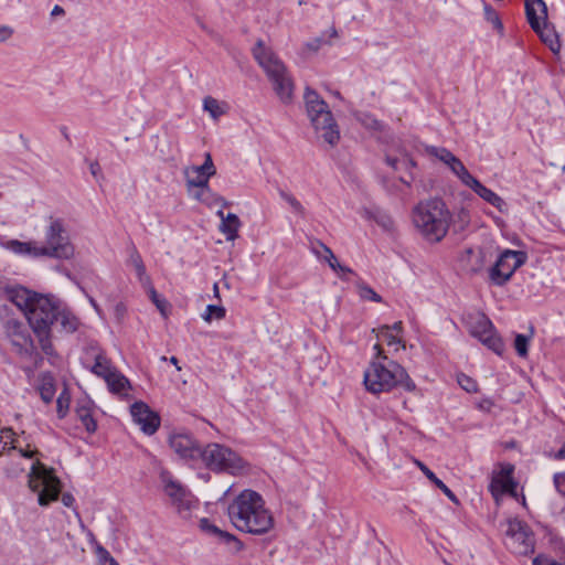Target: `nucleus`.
Here are the masks:
<instances>
[{
    "mask_svg": "<svg viewBox=\"0 0 565 565\" xmlns=\"http://www.w3.org/2000/svg\"><path fill=\"white\" fill-rule=\"evenodd\" d=\"M358 119L367 129L382 130V122L380 120H377L371 114H366V113L360 114Z\"/></svg>",
    "mask_w": 565,
    "mask_h": 565,
    "instance_id": "obj_41",
    "label": "nucleus"
},
{
    "mask_svg": "<svg viewBox=\"0 0 565 565\" xmlns=\"http://www.w3.org/2000/svg\"><path fill=\"white\" fill-rule=\"evenodd\" d=\"M209 177L205 175H202V174H196L195 178H190L188 175V185L189 186H194V188H201L203 192H210V188H209Z\"/></svg>",
    "mask_w": 565,
    "mask_h": 565,
    "instance_id": "obj_44",
    "label": "nucleus"
},
{
    "mask_svg": "<svg viewBox=\"0 0 565 565\" xmlns=\"http://www.w3.org/2000/svg\"><path fill=\"white\" fill-rule=\"evenodd\" d=\"M14 436H15V433L13 431L12 428H10V427L2 428L1 429V435H0V441L3 438L10 439L11 441H13L14 440Z\"/></svg>",
    "mask_w": 565,
    "mask_h": 565,
    "instance_id": "obj_52",
    "label": "nucleus"
},
{
    "mask_svg": "<svg viewBox=\"0 0 565 565\" xmlns=\"http://www.w3.org/2000/svg\"><path fill=\"white\" fill-rule=\"evenodd\" d=\"M200 529L210 535L216 536L221 542L225 544L234 543L236 551H241L243 547L242 542L236 536L218 529L216 525L212 524L210 520L206 518L200 521Z\"/></svg>",
    "mask_w": 565,
    "mask_h": 565,
    "instance_id": "obj_21",
    "label": "nucleus"
},
{
    "mask_svg": "<svg viewBox=\"0 0 565 565\" xmlns=\"http://www.w3.org/2000/svg\"><path fill=\"white\" fill-rule=\"evenodd\" d=\"M200 462L214 472L237 475L244 469L243 459L231 448L220 444L203 447Z\"/></svg>",
    "mask_w": 565,
    "mask_h": 565,
    "instance_id": "obj_9",
    "label": "nucleus"
},
{
    "mask_svg": "<svg viewBox=\"0 0 565 565\" xmlns=\"http://www.w3.org/2000/svg\"><path fill=\"white\" fill-rule=\"evenodd\" d=\"M419 469L438 488L440 489L452 502L459 503L456 494L439 479L437 476L423 462L417 461Z\"/></svg>",
    "mask_w": 565,
    "mask_h": 565,
    "instance_id": "obj_27",
    "label": "nucleus"
},
{
    "mask_svg": "<svg viewBox=\"0 0 565 565\" xmlns=\"http://www.w3.org/2000/svg\"><path fill=\"white\" fill-rule=\"evenodd\" d=\"M253 55L273 83L279 98L285 103L289 102L294 85L284 63L260 40L254 46Z\"/></svg>",
    "mask_w": 565,
    "mask_h": 565,
    "instance_id": "obj_7",
    "label": "nucleus"
},
{
    "mask_svg": "<svg viewBox=\"0 0 565 565\" xmlns=\"http://www.w3.org/2000/svg\"><path fill=\"white\" fill-rule=\"evenodd\" d=\"M62 331L73 333L77 330L79 321L76 316L71 312L62 302L60 306L58 320Z\"/></svg>",
    "mask_w": 565,
    "mask_h": 565,
    "instance_id": "obj_25",
    "label": "nucleus"
},
{
    "mask_svg": "<svg viewBox=\"0 0 565 565\" xmlns=\"http://www.w3.org/2000/svg\"><path fill=\"white\" fill-rule=\"evenodd\" d=\"M52 15L64 14V9L61 6H55L51 12Z\"/></svg>",
    "mask_w": 565,
    "mask_h": 565,
    "instance_id": "obj_61",
    "label": "nucleus"
},
{
    "mask_svg": "<svg viewBox=\"0 0 565 565\" xmlns=\"http://www.w3.org/2000/svg\"><path fill=\"white\" fill-rule=\"evenodd\" d=\"M217 215L221 217L222 223L220 225L221 232L225 235L227 241H233L237 237V232L241 226L238 216L234 213L224 215L223 211L220 210Z\"/></svg>",
    "mask_w": 565,
    "mask_h": 565,
    "instance_id": "obj_22",
    "label": "nucleus"
},
{
    "mask_svg": "<svg viewBox=\"0 0 565 565\" xmlns=\"http://www.w3.org/2000/svg\"><path fill=\"white\" fill-rule=\"evenodd\" d=\"M507 546L518 555H529L534 552V539L527 526L520 521L509 523Z\"/></svg>",
    "mask_w": 565,
    "mask_h": 565,
    "instance_id": "obj_15",
    "label": "nucleus"
},
{
    "mask_svg": "<svg viewBox=\"0 0 565 565\" xmlns=\"http://www.w3.org/2000/svg\"><path fill=\"white\" fill-rule=\"evenodd\" d=\"M535 6H537V8L541 9V11L543 13L544 21L546 20V17H547V9H546V4L543 0H525V11H526L527 21H529L531 28L535 32H539L541 22H540L539 15L536 14Z\"/></svg>",
    "mask_w": 565,
    "mask_h": 565,
    "instance_id": "obj_23",
    "label": "nucleus"
},
{
    "mask_svg": "<svg viewBox=\"0 0 565 565\" xmlns=\"http://www.w3.org/2000/svg\"><path fill=\"white\" fill-rule=\"evenodd\" d=\"M97 552H98L102 565H118V563L110 555V553L103 546H98Z\"/></svg>",
    "mask_w": 565,
    "mask_h": 565,
    "instance_id": "obj_46",
    "label": "nucleus"
},
{
    "mask_svg": "<svg viewBox=\"0 0 565 565\" xmlns=\"http://www.w3.org/2000/svg\"><path fill=\"white\" fill-rule=\"evenodd\" d=\"M19 452L24 458H32L34 456V451L24 450V449H21V448L19 449Z\"/></svg>",
    "mask_w": 565,
    "mask_h": 565,
    "instance_id": "obj_62",
    "label": "nucleus"
},
{
    "mask_svg": "<svg viewBox=\"0 0 565 565\" xmlns=\"http://www.w3.org/2000/svg\"><path fill=\"white\" fill-rule=\"evenodd\" d=\"M513 469H514L513 466L509 465V466L504 467L501 470L500 475L497 476L495 478H502L503 480H508V478H513L512 477Z\"/></svg>",
    "mask_w": 565,
    "mask_h": 565,
    "instance_id": "obj_53",
    "label": "nucleus"
},
{
    "mask_svg": "<svg viewBox=\"0 0 565 565\" xmlns=\"http://www.w3.org/2000/svg\"><path fill=\"white\" fill-rule=\"evenodd\" d=\"M376 337L385 341L390 347L402 344V339L395 333L391 332V327L387 324H384L377 329Z\"/></svg>",
    "mask_w": 565,
    "mask_h": 565,
    "instance_id": "obj_32",
    "label": "nucleus"
},
{
    "mask_svg": "<svg viewBox=\"0 0 565 565\" xmlns=\"http://www.w3.org/2000/svg\"><path fill=\"white\" fill-rule=\"evenodd\" d=\"M493 258L491 247L476 246L467 247L459 257L461 269L470 275H479L487 270V264Z\"/></svg>",
    "mask_w": 565,
    "mask_h": 565,
    "instance_id": "obj_13",
    "label": "nucleus"
},
{
    "mask_svg": "<svg viewBox=\"0 0 565 565\" xmlns=\"http://www.w3.org/2000/svg\"><path fill=\"white\" fill-rule=\"evenodd\" d=\"M469 331L472 337L479 339L482 344L495 354L500 356L503 354L504 343L497 333L493 323L484 313L478 312L470 317Z\"/></svg>",
    "mask_w": 565,
    "mask_h": 565,
    "instance_id": "obj_11",
    "label": "nucleus"
},
{
    "mask_svg": "<svg viewBox=\"0 0 565 565\" xmlns=\"http://www.w3.org/2000/svg\"><path fill=\"white\" fill-rule=\"evenodd\" d=\"M279 195L284 201H286L290 205L294 213L299 215H302L305 213L302 204L291 193H288L280 189Z\"/></svg>",
    "mask_w": 565,
    "mask_h": 565,
    "instance_id": "obj_38",
    "label": "nucleus"
},
{
    "mask_svg": "<svg viewBox=\"0 0 565 565\" xmlns=\"http://www.w3.org/2000/svg\"><path fill=\"white\" fill-rule=\"evenodd\" d=\"M359 295L364 300L382 302V297L373 288L364 282L359 284Z\"/></svg>",
    "mask_w": 565,
    "mask_h": 565,
    "instance_id": "obj_39",
    "label": "nucleus"
},
{
    "mask_svg": "<svg viewBox=\"0 0 565 565\" xmlns=\"http://www.w3.org/2000/svg\"><path fill=\"white\" fill-rule=\"evenodd\" d=\"M533 327L530 329V334L518 333L514 338V349L520 358H526L529 353V343L533 335Z\"/></svg>",
    "mask_w": 565,
    "mask_h": 565,
    "instance_id": "obj_31",
    "label": "nucleus"
},
{
    "mask_svg": "<svg viewBox=\"0 0 565 565\" xmlns=\"http://www.w3.org/2000/svg\"><path fill=\"white\" fill-rule=\"evenodd\" d=\"M75 415L88 434H94L97 430V422L93 416V402L90 399L82 398L77 401Z\"/></svg>",
    "mask_w": 565,
    "mask_h": 565,
    "instance_id": "obj_20",
    "label": "nucleus"
},
{
    "mask_svg": "<svg viewBox=\"0 0 565 565\" xmlns=\"http://www.w3.org/2000/svg\"><path fill=\"white\" fill-rule=\"evenodd\" d=\"M414 179H415V177H414V175H413V173L411 172V173H409V180L404 179V178H399V181H401L402 183H404L406 186H408V188H409V186H411V184H412V181H413Z\"/></svg>",
    "mask_w": 565,
    "mask_h": 565,
    "instance_id": "obj_63",
    "label": "nucleus"
},
{
    "mask_svg": "<svg viewBox=\"0 0 565 565\" xmlns=\"http://www.w3.org/2000/svg\"><path fill=\"white\" fill-rule=\"evenodd\" d=\"M55 395V386L52 381H44L40 386V396L42 401L50 404Z\"/></svg>",
    "mask_w": 565,
    "mask_h": 565,
    "instance_id": "obj_40",
    "label": "nucleus"
},
{
    "mask_svg": "<svg viewBox=\"0 0 565 565\" xmlns=\"http://www.w3.org/2000/svg\"><path fill=\"white\" fill-rule=\"evenodd\" d=\"M402 163L406 170H411V169H414L417 167L416 161L413 158H411L408 154L405 156Z\"/></svg>",
    "mask_w": 565,
    "mask_h": 565,
    "instance_id": "obj_55",
    "label": "nucleus"
},
{
    "mask_svg": "<svg viewBox=\"0 0 565 565\" xmlns=\"http://www.w3.org/2000/svg\"><path fill=\"white\" fill-rule=\"evenodd\" d=\"M457 381L460 387L468 393H475L478 390L477 382L466 374H459Z\"/></svg>",
    "mask_w": 565,
    "mask_h": 565,
    "instance_id": "obj_43",
    "label": "nucleus"
},
{
    "mask_svg": "<svg viewBox=\"0 0 565 565\" xmlns=\"http://www.w3.org/2000/svg\"><path fill=\"white\" fill-rule=\"evenodd\" d=\"M13 34V30L6 25H0V42H4Z\"/></svg>",
    "mask_w": 565,
    "mask_h": 565,
    "instance_id": "obj_51",
    "label": "nucleus"
},
{
    "mask_svg": "<svg viewBox=\"0 0 565 565\" xmlns=\"http://www.w3.org/2000/svg\"><path fill=\"white\" fill-rule=\"evenodd\" d=\"M62 502L65 507L71 508L74 504L75 499L71 493H64L62 495Z\"/></svg>",
    "mask_w": 565,
    "mask_h": 565,
    "instance_id": "obj_57",
    "label": "nucleus"
},
{
    "mask_svg": "<svg viewBox=\"0 0 565 565\" xmlns=\"http://www.w3.org/2000/svg\"><path fill=\"white\" fill-rule=\"evenodd\" d=\"M427 152L436 158H438L440 161H443L447 166H451V162L455 161L457 158L454 156L449 150L446 148H438V147H427Z\"/></svg>",
    "mask_w": 565,
    "mask_h": 565,
    "instance_id": "obj_33",
    "label": "nucleus"
},
{
    "mask_svg": "<svg viewBox=\"0 0 565 565\" xmlns=\"http://www.w3.org/2000/svg\"><path fill=\"white\" fill-rule=\"evenodd\" d=\"M477 194L500 212H504L507 210V203L504 200L487 186L483 185Z\"/></svg>",
    "mask_w": 565,
    "mask_h": 565,
    "instance_id": "obj_30",
    "label": "nucleus"
},
{
    "mask_svg": "<svg viewBox=\"0 0 565 565\" xmlns=\"http://www.w3.org/2000/svg\"><path fill=\"white\" fill-rule=\"evenodd\" d=\"M164 493L170 498L171 503L177 508L178 512L190 511L195 507L193 495L172 476L163 471L161 473Z\"/></svg>",
    "mask_w": 565,
    "mask_h": 565,
    "instance_id": "obj_16",
    "label": "nucleus"
},
{
    "mask_svg": "<svg viewBox=\"0 0 565 565\" xmlns=\"http://www.w3.org/2000/svg\"><path fill=\"white\" fill-rule=\"evenodd\" d=\"M40 294L35 291H31L24 287H13L8 289V297L11 302H13L19 309H21L24 316L28 315L29 309L34 303V299H36Z\"/></svg>",
    "mask_w": 565,
    "mask_h": 565,
    "instance_id": "obj_19",
    "label": "nucleus"
},
{
    "mask_svg": "<svg viewBox=\"0 0 565 565\" xmlns=\"http://www.w3.org/2000/svg\"><path fill=\"white\" fill-rule=\"evenodd\" d=\"M226 310L222 306L207 305L205 312L202 315V319L206 322H211L213 319L221 320L225 317Z\"/></svg>",
    "mask_w": 565,
    "mask_h": 565,
    "instance_id": "obj_34",
    "label": "nucleus"
},
{
    "mask_svg": "<svg viewBox=\"0 0 565 565\" xmlns=\"http://www.w3.org/2000/svg\"><path fill=\"white\" fill-rule=\"evenodd\" d=\"M386 163L392 167L393 169L397 170L399 169L398 164L402 163V161H399L398 159L396 158H392V157H386Z\"/></svg>",
    "mask_w": 565,
    "mask_h": 565,
    "instance_id": "obj_60",
    "label": "nucleus"
},
{
    "mask_svg": "<svg viewBox=\"0 0 565 565\" xmlns=\"http://www.w3.org/2000/svg\"><path fill=\"white\" fill-rule=\"evenodd\" d=\"M204 109L207 110L213 118H217L222 114L218 102L212 97L204 99Z\"/></svg>",
    "mask_w": 565,
    "mask_h": 565,
    "instance_id": "obj_45",
    "label": "nucleus"
},
{
    "mask_svg": "<svg viewBox=\"0 0 565 565\" xmlns=\"http://www.w3.org/2000/svg\"><path fill=\"white\" fill-rule=\"evenodd\" d=\"M532 564L533 565H562V564L557 563L556 561H553L543 554L537 555L533 559Z\"/></svg>",
    "mask_w": 565,
    "mask_h": 565,
    "instance_id": "obj_47",
    "label": "nucleus"
},
{
    "mask_svg": "<svg viewBox=\"0 0 565 565\" xmlns=\"http://www.w3.org/2000/svg\"><path fill=\"white\" fill-rule=\"evenodd\" d=\"M130 413L134 422L140 427L141 431L148 436L153 435L160 427V416L141 402H135L130 406Z\"/></svg>",
    "mask_w": 565,
    "mask_h": 565,
    "instance_id": "obj_17",
    "label": "nucleus"
},
{
    "mask_svg": "<svg viewBox=\"0 0 565 565\" xmlns=\"http://www.w3.org/2000/svg\"><path fill=\"white\" fill-rule=\"evenodd\" d=\"M303 98L312 127L327 143L334 147L340 140V131L329 105L310 87L306 88Z\"/></svg>",
    "mask_w": 565,
    "mask_h": 565,
    "instance_id": "obj_6",
    "label": "nucleus"
},
{
    "mask_svg": "<svg viewBox=\"0 0 565 565\" xmlns=\"http://www.w3.org/2000/svg\"><path fill=\"white\" fill-rule=\"evenodd\" d=\"M376 361H372L364 372V384L369 392L379 394L390 392L395 387H402L407 392L416 388L414 381L406 370L397 362L390 360L383 354L380 344L374 345Z\"/></svg>",
    "mask_w": 565,
    "mask_h": 565,
    "instance_id": "obj_3",
    "label": "nucleus"
},
{
    "mask_svg": "<svg viewBox=\"0 0 565 565\" xmlns=\"http://www.w3.org/2000/svg\"><path fill=\"white\" fill-rule=\"evenodd\" d=\"M264 504L259 493L244 490L228 505L227 513L237 530L260 535L268 532L274 524L273 516Z\"/></svg>",
    "mask_w": 565,
    "mask_h": 565,
    "instance_id": "obj_2",
    "label": "nucleus"
},
{
    "mask_svg": "<svg viewBox=\"0 0 565 565\" xmlns=\"http://www.w3.org/2000/svg\"><path fill=\"white\" fill-rule=\"evenodd\" d=\"M0 246L15 255L31 258L68 260L75 253V247L71 242L65 222L53 216L47 218V225L44 231V244L40 245L36 241L22 242L0 237Z\"/></svg>",
    "mask_w": 565,
    "mask_h": 565,
    "instance_id": "obj_1",
    "label": "nucleus"
},
{
    "mask_svg": "<svg viewBox=\"0 0 565 565\" xmlns=\"http://www.w3.org/2000/svg\"><path fill=\"white\" fill-rule=\"evenodd\" d=\"M412 220L415 228L427 242L438 243L448 233L452 213L443 199L430 198L419 201L413 207Z\"/></svg>",
    "mask_w": 565,
    "mask_h": 565,
    "instance_id": "obj_4",
    "label": "nucleus"
},
{
    "mask_svg": "<svg viewBox=\"0 0 565 565\" xmlns=\"http://www.w3.org/2000/svg\"><path fill=\"white\" fill-rule=\"evenodd\" d=\"M373 220L386 232H391L394 228L393 218L384 212L376 211L373 213Z\"/></svg>",
    "mask_w": 565,
    "mask_h": 565,
    "instance_id": "obj_37",
    "label": "nucleus"
},
{
    "mask_svg": "<svg viewBox=\"0 0 565 565\" xmlns=\"http://www.w3.org/2000/svg\"><path fill=\"white\" fill-rule=\"evenodd\" d=\"M61 300L52 295H42L34 299V303L29 309L25 318L44 354L53 356L55 354L52 341V326L58 320Z\"/></svg>",
    "mask_w": 565,
    "mask_h": 565,
    "instance_id": "obj_5",
    "label": "nucleus"
},
{
    "mask_svg": "<svg viewBox=\"0 0 565 565\" xmlns=\"http://www.w3.org/2000/svg\"><path fill=\"white\" fill-rule=\"evenodd\" d=\"M537 33L544 44H546L553 53L559 52L561 43L558 36L554 30L547 28L546 23H544V28L540 25V31Z\"/></svg>",
    "mask_w": 565,
    "mask_h": 565,
    "instance_id": "obj_29",
    "label": "nucleus"
},
{
    "mask_svg": "<svg viewBox=\"0 0 565 565\" xmlns=\"http://www.w3.org/2000/svg\"><path fill=\"white\" fill-rule=\"evenodd\" d=\"M28 477L29 487L33 492L38 493V502L41 507H46L52 501L58 499L61 481L55 476L53 469L36 460L32 463Z\"/></svg>",
    "mask_w": 565,
    "mask_h": 565,
    "instance_id": "obj_8",
    "label": "nucleus"
},
{
    "mask_svg": "<svg viewBox=\"0 0 565 565\" xmlns=\"http://www.w3.org/2000/svg\"><path fill=\"white\" fill-rule=\"evenodd\" d=\"M171 449L180 459L196 465L200 462L203 447L190 433H175L169 437Z\"/></svg>",
    "mask_w": 565,
    "mask_h": 565,
    "instance_id": "obj_14",
    "label": "nucleus"
},
{
    "mask_svg": "<svg viewBox=\"0 0 565 565\" xmlns=\"http://www.w3.org/2000/svg\"><path fill=\"white\" fill-rule=\"evenodd\" d=\"M473 175L466 169L461 171V174L459 177V180L465 184L468 185L471 180H473Z\"/></svg>",
    "mask_w": 565,
    "mask_h": 565,
    "instance_id": "obj_54",
    "label": "nucleus"
},
{
    "mask_svg": "<svg viewBox=\"0 0 565 565\" xmlns=\"http://www.w3.org/2000/svg\"><path fill=\"white\" fill-rule=\"evenodd\" d=\"M516 488L518 482L513 478H508V480H503L502 478H492L489 484V490L494 498L503 493L516 497Z\"/></svg>",
    "mask_w": 565,
    "mask_h": 565,
    "instance_id": "obj_24",
    "label": "nucleus"
},
{
    "mask_svg": "<svg viewBox=\"0 0 565 565\" xmlns=\"http://www.w3.org/2000/svg\"><path fill=\"white\" fill-rule=\"evenodd\" d=\"M448 167L450 168L452 173L456 174L458 178L460 177L461 171L467 169L458 158H456L455 161L451 162V166Z\"/></svg>",
    "mask_w": 565,
    "mask_h": 565,
    "instance_id": "obj_49",
    "label": "nucleus"
},
{
    "mask_svg": "<svg viewBox=\"0 0 565 565\" xmlns=\"http://www.w3.org/2000/svg\"><path fill=\"white\" fill-rule=\"evenodd\" d=\"M556 459H565V444L562 446V448L556 452L555 455Z\"/></svg>",
    "mask_w": 565,
    "mask_h": 565,
    "instance_id": "obj_64",
    "label": "nucleus"
},
{
    "mask_svg": "<svg viewBox=\"0 0 565 565\" xmlns=\"http://www.w3.org/2000/svg\"><path fill=\"white\" fill-rule=\"evenodd\" d=\"M467 186L470 188L471 190H473L475 193H477L480 191V189L483 186V184L479 180L473 178V180H471V182Z\"/></svg>",
    "mask_w": 565,
    "mask_h": 565,
    "instance_id": "obj_58",
    "label": "nucleus"
},
{
    "mask_svg": "<svg viewBox=\"0 0 565 565\" xmlns=\"http://www.w3.org/2000/svg\"><path fill=\"white\" fill-rule=\"evenodd\" d=\"M390 327H391V332L395 333L396 335H398L403 331L402 321H396Z\"/></svg>",
    "mask_w": 565,
    "mask_h": 565,
    "instance_id": "obj_59",
    "label": "nucleus"
},
{
    "mask_svg": "<svg viewBox=\"0 0 565 565\" xmlns=\"http://www.w3.org/2000/svg\"><path fill=\"white\" fill-rule=\"evenodd\" d=\"M526 262L527 254L524 250H501L494 263L487 268L488 281L490 285L503 287Z\"/></svg>",
    "mask_w": 565,
    "mask_h": 565,
    "instance_id": "obj_10",
    "label": "nucleus"
},
{
    "mask_svg": "<svg viewBox=\"0 0 565 565\" xmlns=\"http://www.w3.org/2000/svg\"><path fill=\"white\" fill-rule=\"evenodd\" d=\"M131 262L134 263V265H135V267H136V269H137V273H138L139 275L145 274V265H143V263H142V260H141L140 255H139L137 252H135V253L131 255Z\"/></svg>",
    "mask_w": 565,
    "mask_h": 565,
    "instance_id": "obj_48",
    "label": "nucleus"
},
{
    "mask_svg": "<svg viewBox=\"0 0 565 565\" xmlns=\"http://www.w3.org/2000/svg\"><path fill=\"white\" fill-rule=\"evenodd\" d=\"M89 171L92 175L97 179L102 171L99 163L97 161H90Z\"/></svg>",
    "mask_w": 565,
    "mask_h": 565,
    "instance_id": "obj_56",
    "label": "nucleus"
},
{
    "mask_svg": "<svg viewBox=\"0 0 565 565\" xmlns=\"http://www.w3.org/2000/svg\"><path fill=\"white\" fill-rule=\"evenodd\" d=\"M82 363L92 373L104 380H106L114 371L108 359L103 353L96 351H93L92 353L87 352L85 356L82 358Z\"/></svg>",
    "mask_w": 565,
    "mask_h": 565,
    "instance_id": "obj_18",
    "label": "nucleus"
},
{
    "mask_svg": "<svg viewBox=\"0 0 565 565\" xmlns=\"http://www.w3.org/2000/svg\"><path fill=\"white\" fill-rule=\"evenodd\" d=\"M151 299L154 302V305L157 306V308L162 313H164V308H166L167 302H166V300L159 298V296L154 289L151 290Z\"/></svg>",
    "mask_w": 565,
    "mask_h": 565,
    "instance_id": "obj_50",
    "label": "nucleus"
},
{
    "mask_svg": "<svg viewBox=\"0 0 565 565\" xmlns=\"http://www.w3.org/2000/svg\"><path fill=\"white\" fill-rule=\"evenodd\" d=\"M192 172H194L195 174H202V175L206 174V177H209V178L215 174L216 171H215V168L213 164L212 157L209 152L205 153L204 163L201 166L193 167Z\"/></svg>",
    "mask_w": 565,
    "mask_h": 565,
    "instance_id": "obj_36",
    "label": "nucleus"
},
{
    "mask_svg": "<svg viewBox=\"0 0 565 565\" xmlns=\"http://www.w3.org/2000/svg\"><path fill=\"white\" fill-rule=\"evenodd\" d=\"M323 254H319L320 257H323L329 266L338 273V275L340 276V278H343L344 275L347 274H353V270L344 265H341L337 257L334 256L333 252L328 247L326 246L324 244L322 243H319Z\"/></svg>",
    "mask_w": 565,
    "mask_h": 565,
    "instance_id": "obj_26",
    "label": "nucleus"
},
{
    "mask_svg": "<svg viewBox=\"0 0 565 565\" xmlns=\"http://www.w3.org/2000/svg\"><path fill=\"white\" fill-rule=\"evenodd\" d=\"M484 17H486V20L488 22H490L494 29H497L499 31L503 30V25H502V22L500 20L498 12L489 4H484Z\"/></svg>",
    "mask_w": 565,
    "mask_h": 565,
    "instance_id": "obj_42",
    "label": "nucleus"
},
{
    "mask_svg": "<svg viewBox=\"0 0 565 565\" xmlns=\"http://www.w3.org/2000/svg\"><path fill=\"white\" fill-rule=\"evenodd\" d=\"M70 403L71 396L67 390L65 388L63 390V392H61L56 401V412L58 418H64L66 416L67 411L70 408Z\"/></svg>",
    "mask_w": 565,
    "mask_h": 565,
    "instance_id": "obj_35",
    "label": "nucleus"
},
{
    "mask_svg": "<svg viewBox=\"0 0 565 565\" xmlns=\"http://www.w3.org/2000/svg\"><path fill=\"white\" fill-rule=\"evenodd\" d=\"M4 331L18 354L36 362L39 354L35 353L33 340L22 322L13 318L8 319L4 322Z\"/></svg>",
    "mask_w": 565,
    "mask_h": 565,
    "instance_id": "obj_12",
    "label": "nucleus"
},
{
    "mask_svg": "<svg viewBox=\"0 0 565 565\" xmlns=\"http://www.w3.org/2000/svg\"><path fill=\"white\" fill-rule=\"evenodd\" d=\"M105 381H106L110 392L116 393V394L122 393L130 386L128 379L115 370L110 373V375Z\"/></svg>",
    "mask_w": 565,
    "mask_h": 565,
    "instance_id": "obj_28",
    "label": "nucleus"
}]
</instances>
